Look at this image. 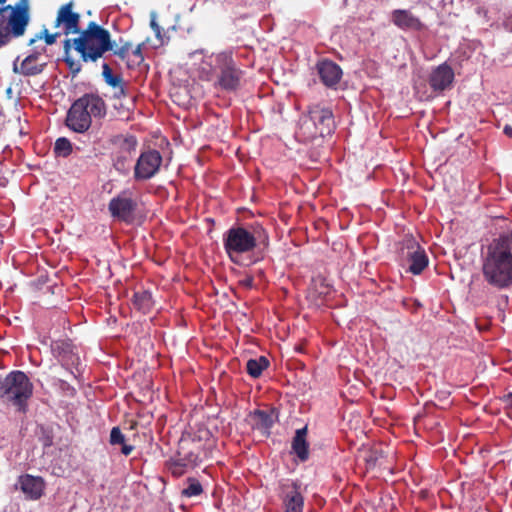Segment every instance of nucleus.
Returning <instances> with one entry per match:
<instances>
[{"instance_id":"1","label":"nucleus","mask_w":512,"mask_h":512,"mask_svg":"<svg viewBox=\"0 0 512 512\" xmlns=\"http://www.w3.org/2000/svg\"><path fill=\"white\" fill-rule=\"evenodd\" d=\"M481 271L484 281L503 290L512 286V231L500 234L482 252Z\"/></svg>"},{"instance_id":"2","label":"nucleus","mask_w":512,"mask_h":512,"mask_svg":"<svg viewBox=\"0 0 512 512\" xmlns=\"http://www.w3.org/2000/svg\"><path fill=\"white\" fill-rule=\"evenodd\" d=\"M71 47L80 54L84 62H95L113 48L109 31L91 21L77 38L66 39V66L74 74L81 70V63L69 55Z\"/></svg>"},{"instance_id":"3","label":"nucleus","mask_w":512,"mask_h":512,"mask_svg":"<svg viewBox=\"0 0 512 512\" xmlns=\"http://www.w3.org/2000/svg\"><path fill=\"white\" fill-rule=\"evenodd\" d=\"M5 2L0 0V4ZM29 20V0H19L14 6L0 8V46L8 41L9 36H22Z\"/></svg>"},{"instance_id":"4","label":"nucleus","mask_w":512,"mask_h":512,"mask_svg":"<svg viewBox=\"0 0 512 512\" xmlns=\"http://www.w3.org/2000/svg\"><path fill=\"white\" fill-rule=\"evenodd\" d=\"M334 129L332 111L319 105L310 107L308 114L300 119L299 134L305 141L331 135Z\"/></svg>"},{"instance_id":"5","label":"nucleus","mask_w":512,"mask_h":512,"mask_svg":"<svg viewBox=\"0 0 512 512\" xmlns=\"http://www.w3.org/2000/svg\"><path fill=\"white\" fill-rule=\"evenodd\" d=\"M261 237V231L251 233L243 227H232L223 236L224 249L234 263H238L239 257L254 250L257 240Z\"/></svg>"},{"instance_id":"6","label":"nucleus","mask_w":512,"mask_h":512,"mask_svg":"<svg viewBox=\"0 0 512 512\" xmlns=\"http://www.w3.org/2000/svg\"><path fill=\"white\" fill-rule=\"evenodd\" d=\"M32 389L30 380L21 371L11 372L0 380V398L19 407L30 398Z\"/></svg>"},{"instance_id":"7","label":"nucleus","mask_w":512,"mask_h":512,"mask_svg":"<svg viewBox=\"0 0 512 512\" xmlns=\"http://www.w3.org/2000/svg\"><path fill=\"white\" fill-rule=\"evenodd\" d=\"M205 63L209 66L207 79L210 72L218 68L221 72L219 85L226 90H234L240 82L241 72L235 67L230 52H221L214 57L209 56Z\"/></svg>"},{"instance_id":"8","label":"nucleus","mask_w":512,"mask_h":512,"mask_svg":"<svg viewBox=\"0 0 512 512\" xmlns=\"http://www.w3.org/2000/svg\"><path fill=\"white\" fill-rule=\"evenodd\" d=\"M98 101L82 97L75 101L66 115V126L75 132L86 131L91 124V114L97 110Z\"/></svg>"},{"instance_id":"9","label":"nucleus","mask_w":512,"mask_h":512,"mask_svg":"<svg viewBox=\"0 0 512 512\" xmlns=\"http://www.w3.org/2000/svg\"><path fill=\"white\" fill-rule=\"evenodd\" d=\"M162 163V156L157 150H148L141 153L134 167L136 180H147L152 178L159 170Z\"/></svg>"},{"instance_id":"10","label":"nucleus","mask_w":512,"mask_h":512,"mask_svg":"<svg viewBox=\"0 0 512 512\" xmlns=\"http://www.w3.org/2000/svg\"><path fill=\"white\" fill-rule=\"evenodd\" d=\"M136 206V201L132 199L130 193L123 191L110 200L108 209L112 217L120 221L130 222L133 219Z\"/></svg>"},{"instance_id":"11","label":"nucleus","mask_w":512,"mask_h":512,"mask_svg":"<svg viewBox=\"0 0 512 512\" xmlns=\"http://www.w3.org/2000/svg\"><path fill=\"white\" fill-rule=\"evenodd\" d=\"M64 341L57 340L52 342L49 351L42 359V366L45 372L53 377L60 376L61 369L64 365Z\"/></svg>"},{"instance_id":"12","label":"nucleus","mask_w":512,"mask_h":512,"mask_svg":"<svg viewBox=\"0 0 512 512\" xmlns=\"http://www.w3.org/2000/svg\"><path fill=\"white\" fill-rule=\"evenodd\" d=\"M137 147V140L133 136L122 139L119 151L114 158V167L122 174L129 173Z\"/></svg>"},{"instance_id":"13","label":"nucleus","mask_w":512,"mask_h":512,"mask_svg":"<svg viewBox=\"0 0 512 512\" xmlns=\"http://www.w3.org/2000/svg\"><path fill=\"white\" fill-rule=\"evenodd\" d=\"M406 257L410 262L409 271L415 275L420 274L428 265V258L424 249L413 239L405 240Z\"/></svg>"},{"instance_id":"14","label":"nucleus","mask_w":512,"mask_h":512,"mask_svg":"<svg viewBox=\"0 0 512 512\" xmlns=\"http://www.w3.org/2000/svg\"><path fill=\"white\" fill-rule=\"evenodd\" d=\"M316 68L321 82L329 88L335 87L342 78L341 67L331 60L318 62Z\"/></svg>"},{"instance_id":"15","label":"nucleus","mask_w":512,"mask_h":512,"mask_svg":"<svg viewBox=\"0 0 512 512\" xmlns=\"http://www.w3.org/2000/svg\"><path fill=\"white\" fill-rule=\"evenodd\" d=\"M454 79V72L447 64H441L435 68L429 78L430 86L435 91H443L448 88Z\"/></svg>"},{"instance_id":"16","label":"nucleus","mask_w":512,"mask_h":512,"mask_svg":"<svg viewBox=\"0 0 512 512\" xmlns=\"http://www.w3.org/2000/svg\"><path fill=\"white\" fill-rule=\"evenodd\" d=\"M284 487V505L286 512H303L304 499L297 483L291 482Z\"/></svg>"},{"instance_id":"17","label":"nucleus","mask_w":512,"mask_h":512,"mask_svg":"<svg viewBox=\"0 0 512 512\" xmlns=\"http://www.w3.org/2000/svg\"><path fill=\"white\" fill-rule=\"evenodd\" d=\"M19 485L22 492L27 498L36 500L42 496L44 490V482L40 477L25 475L20 477Z\"/></svg>"},{"instance_id":"18","label":"nucleus","mask_w":512,"mask_h":512,"mask_svg":"<svg viewBox=\"0 0 512 512\" xmlns=\"http://www.w3.org/2000/svg\"><path fill=\"white\" fill-rule=\"evenodd\" d=\"M392 21L401 29L417 30L421 27L420 20L408 10H394L392 12Z\"/></svg>"},{"instance_id":"19","label":"nucleus","mask_w":512,"mask_h":512,"mask_svg":"<svg viewBox=\"0 0 512 512\" xmlns=\"http://www.w3.org/2000/svg\"><path fill=\"white\" fill-rule=\"evenodd\" d=\"M307 427L296 430L292 441V449L301 461H306L309 456L308 443L306 441Z\"/></svg>"},{"instance_id":"20","label":"nucleus","mask_w":512,"mask_h":512,"mask_svg":"<svg viewBox=\"0 0 512 512\" xmlns=\"http://www.w3.org/2000/svg\"><path fill=\"white\" fill-rule=\"evenodd\" d=\"M250 417L253 427L261 431H268L274 423L272 412L255 410Z\"/></svg>"},{"instance_id":"21","label":"nucleus","mask_w":512,"mask_h":512,"mask_svg":"<svg viewBox=\"0 0 512 512\" xmlns=\"http://www.w3.org/2000/svg\"><path fill=\"white\" fill-rule=\"evenodd\" d=\"M80 14L73 10V2L66 3V35L79 34L82 30L79 27Z\"/></svg>"},{"instance_id":"22","label":"nucleus","mask_w":512,"mask_h":512,"mask_svg":"<svg viewBox=\"0 0 512 512\" xmlns=\"http://www.w3.org/2000/svg\"><path fill=\"white\" fill-rule=\"evenodd\" d=\"M37 56H27L20 66L14 65V71L23 75H36L42 71L41 66L36 63Z\"/></svg>"},{"instance_id":"23","label":"nucleus","mask_w":512,"mask_h":512,"mask_svg":"<svg viewBox=\"0 0 512 512\" xmlns=\"http://www.w3.org/2000/svg\"><path fill=\"white\" fill-rule=\"evenodd\" d=\"M133 303L143 313L149 312L153 307L152 295L146 290L136 292L133 297Z\"/></svg>"},{"instance_id":"24","label":"nucleus","mask_w":512,"mask_h":512,"mask_svg":"<svg viewBox=\"0 0 512 512\" xmlns=\"http://www.w3.org/2000/svg\"><path fill=\"white\" fill-rule=\"evenodd\" d=\"M268 365V359L264 356H260L256 359L248 360L246 369L250 376H252L253 378H257L268 367Z\"/></svg>"},{"instance_id":"25","label":"nucleus","mask_w":512,"mask_h":512,"mask_svg":"<svg viewBox=\"0 0 512 512\" xmlns=\"http://www.w3.org/2000/svg\"><path fill=\"white\" fill-rule=\"evenodd\" d=\"M102 69L104 80L109 86L113 88L121 87L122 78L118 75H113L112 70L107 63H103Z\"/></svg>"},{"instance_id":"26","label":"nucleus","mask_w":512,"mask_h":512,"mask_svg":"<svg viewBox=\"0 0 512 512\" xmlns=\"http://www.w3.org/2000/svg\"><path fill=\"white\" fill-rule=\"evenodd\" d=\"M203 489L199 481L189 479L188 485L183 489L182 494L186 497H195L202 493Z\"/></svg>"},{"instance_id":"27","label":"nucleus","mask_w":512,"mask_h":512,"mask_svg":"<svg viewBox=\"0 0 512 512\" xmlns=\"http://www.w3.org/2000/svg\"><path fill=\"white\" fill-rule=\"evenodd\" d=\"M59 33L50 34L47 29H44L40 34H38L35 38H32L29 41V44L32 45L36 40L42 39L44 37L46 44L51 45L55 42L56 38L59 36Z\"/></svg>"},{"instance_id":"28","label":"nucleus","mask_w":512,"mask_h":512,"mask_svg":"<svg viewBox=\"0 0 512 512\" xmlns=\"http://www.w3.org/2000/svg\"><path fill=\"white\" fill-rule=\"evenodd\" d=\"M71 364L76 367V370L79 371L78 365L80 364V357L78 352H73L69 350V345L66 342V364Z\"/></svg>"},{"instance_id":"29","label":"nucleus","mask_w":512,"mask_h":512,"mask_svg":"<svg viewBox=\"0 0 512 512\" xmlns=\"http://www.w3.org/2000/svg\"><path fill=\"white\" fill-rule=\"evenodd\" d=\"M125 442V436L121 432L118 427H113L110 432V443L112 445L115 444H123Z\"/></svg>"},{"instance_id":"30","label":"nucleus","mask_w":512,"mask_h":512,"mask_svg":"<svg viewBox=\"0 0 512 512\" xmlns=\"http://www.w3.org/2000/svg\"><path fill=\"white\" fill-rule=\"evenodd\" d=\"M142 46H143V44H139L132 51V55L135 57V59L133 60V65H139L144 60V57L142 55ZM127 64H128L129 67L132 66V64L130 63L129 60H128Z\"/></svg>"},{"instance_id":"31","label":"nucleus","mask_w":512,"mask_h":512,"mask_svg":"<svg viewBox=\"0 0 512 512\" xmlns=\"http://www.w3.org/2000/svg\"><path fill=\"white\" fill-rule=\"evenodd\" d=\"M185 467H187V464L184 462V460L179 459L172 464L171 472L173 475L180 476L184 473Z\"/></svg>"},{"instance_id":"32","label":"nucleus","mask_w":512,"mask_h":512,"mask_svg":"<svg viewBox=\"0 0 512 512\" xmlns=\"http://www.w3.org/2000/svg\"><path fill=\"white\" fill-rule=\"evenodd\" d=\"M131 47L132 45L130 42H125L121 47L114 50V54L120 57L121 59H126L128 57V53Z\"/></svg>"},{"instance_id":"33","label":"nucleus","mask_w":512,"mask_h":512,"mask_svg":"<svg viewBox=\"0 0 512 512\" xmlns=\"http://www.w3.org/2000/svg\"><path fill=\"white\" fill-rule=\"evenodd\" d=\"M54 151L57 156L64 155V137L58 138L56 140Z\"/></svg>"},{"instance_id":"34","label":"nucleus","mask_w":512,"mask_h":512,"mask_svg":"<svg viewBox=\"0 0 512 512\" xmlns=\"http://www.w3.org/2000/svg\"><path fill=\"white\" fill-rule=\"evenodd\" d=\"M184 462L187 464V466H195L198 462V456L194 453H189L184 459Z\"/></svg>"},{"instance_id":"35","label":"nucleus","mask_w":512,"mask_h":512,"mask_svg":"<svg viewBox=\"0 0 512 512\" xmlns=\"http://www.w3.org/2000/svg\"><path fill=\"white\" fill-rule=\"evenodd\" d=\"M150 25H151V28L154 30L155 34L157 36L160 35V26L157 24L156 22V14L155 13H152L151 14V21H150Z\"/></svg>"},{"instance_id":"36","label":"nucleus","mask_w":512,"mask_h":512,"mask_svg":"<svg viewBox=\"0 0 512 512\" xmlns=\"http://www.w3.org/2000/svg\"><path fill=\"white\" fill-rule=\"evenodd\" d=\"M63 22H64V5L60 6L58 9L55 26L58 27Z\"/></svg>"},{"instance_id":"37","label":"nucleus","mask_w":512,"mask_h":512,"mask_svg":"<svg viewBox=\"0 0 512 512\" xmlns=\"http://www.w3.org/2000/svg\"><path fill=\"white\" fill-rule=\"evenodd\" d=\"M254 279L250 276L245 277L240 280V284L246 288H251L253 286Z\"/></svg>"},{"instance_id":"38","label":"nucleus","mask_w":512,"mask_h":512,"mask_svg":"<svg viewBox=\"0 0 512 512\" xmlns=\"http://www.w3.org/2000/svg\"><path fill=\"white\" fill-rule=\"evenodd\" d=\"M122 445V448H121V452L124 454V455H129L132 450H133V446L131 445H126L125 442Z\"/></svg>"},{"instance_id":"39","label":"nucleus","mask_w":512,"mask_h":512,"mask_svg":"<svg viewBox=\"0 0 512 512\" xmlns=\"http://www.w3.org/2000/svg\"><path fill=\"white\" fill-rule=\"evenodd\" d=\"M51 470H52V473H53V474H55V475H57V476H62L63 470H62V467H61V466H58V467L53 466V467L51 468Z\"/></svg>"},{"instance_id":"40","label":"nucleus","mask_w":512,"mask_h":512,"mask_svg":"<svg viewBox=\"0 0 512 512\" xmlns=\"http://www.w3.org/2000/svg\"><path fill=\"white\" fill-rule=\"evenodd\" d=\"M503 132L506 136L512 138V126L510 125H505L504 126V129H503Z\"/></svg>"},{"instance_id":"41","label":"nucleus","mask_w":512,"mask_h":512,"mask_svg":"<svg viewBox=\"0 0 512 512\" xmlns=\"http://www.w3.org/2000/svg\"><path fill=\"white\" fill-rule=\"evenodd\" d=\"M504 401L506 403V406L512 409V393L506 395Z\"/></svg>"},{"instance_id":"42","label":"nucleus","mask_w":512,"mask_h":512,"mask_svg":"<svg viewBox=\"0 0 512 512\" xmlns=\"http://www.w3.org/2000/svg\"><path fill=\"white\" fill-rule=\"evenodd\" d=\"M65 149H66V155L69 154L71 152V150H72V145H71V143L68 140H66Z\"/></svg>"},{"instance_id":"43","label":"nucleus","mask_w":512,"mask_h":512,"mask_svg":"<svg viewBox=\"0 0 512 512\" xmlns=\"http://www.w3.org/2000/svg\"><path fill=\"white\" fill-rule=\"evenodd\" d=\"M65 391H66V396H67V395L73 394L75 390H74V388H69L66 386Z\"/></svg>"},{"instance_id":"44","label":"nucleus","mask_w":512,"mask_h":512,"mask_svg":"<svg viewBox=\"0 0 512 512\" xmlns=\"http://www.w3.org/2000/svg\"><path fill=\"white\" fill-rule=\"evenodd\" d=\"M198 54H203V51L202 50L201 51H195V52L191 53L190 56L194 57V56H196Z\"/></svg>"},{"instance_id":"45","label":"nucleus","mask_w":512,"mask_h":512,"mask_svg":"<svg viewBox=\"0 0 512 512\" xmlns=\"http://www.w3.org/2000/svg\"><path fill=\"white\" fill-rule=\"evenodd\" d=\"M263 237H264L263 241L267 239V236L264 233H263Z\"/></svg>"}]
</instances>
